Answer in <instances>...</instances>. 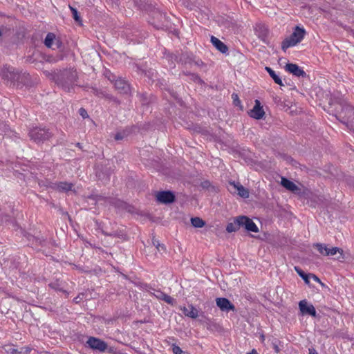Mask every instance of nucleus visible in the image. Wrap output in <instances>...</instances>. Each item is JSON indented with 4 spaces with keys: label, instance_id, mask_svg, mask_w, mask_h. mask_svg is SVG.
Segmentation results:
<instances>
[{
    "label": "nucleus",
    "instance_id": "423d86ee",
    "mask_svg": "<svg viewBox=\"0 0 354 354\" xmlns=\"http://www.w3.org/2000/svg\"><path fill=\"white\" fill-rule=\"evenodd\" d=\"M299 308L302 315H309L313 317L316 316V310L315 307L306 299L299 301Z\"/></svg>",
    "mask_w": 354,
    "mask_h": 354
},
{
    "label": "nucleus",
    "instance_id": "6ab92c4d",
    "mask_svg": "<svg viewBox=\"0 0 354 354\" xmlns=\"http://www.w3.org/2000/svg\"><path fill=\"white\" fill-rule=\"evenodd\" d=\"M55 39V35L53 33H48L44 40V44L48 48H53V41Z\"/></svg>",
    "mask_w": 354,
    "mask_h": 354
},
{
    "label": "nucleus",
    "instance_id": "7ed1b4c3",
    "mask_svg": "<svg viewBox=\"0 0 354 354\" xmlns=\"http://www.w3.org/2000/svg\"><path fill=\"white\" fill-rule=\"evenodd\" d=\"M315 247L317 249L319 253L323 255L333 256L338 252L341 254L342 258L344 259L343 250L337 247L328 248L326 245L322 243H317L315 245Z\"/></svg>",
    "mask_w": 354,
    "mask_h": 354
},
{
    "label": "nucleus",
    "instance_id": "cd10ccee",
    "mask_svg": "<svg viewBox=\"0 0 354 354\" xmlns=\"http://www.w3.org/2000/svg\"><path fill=\"white\" fill-rule=\"evenodd\" d=\"M309 354H319L314 348H310L308 349Z\"/></svg>",
    "mask_w": 354,
    "mask_h": 354
},
{
    "label": "nucleus",
    "instance_id": "1a4fd4ad",
    "mask_svg": "<svg viewBox=\"0 0 354 354\" xmlns=\"http://www.w3.org/2000/svg\"><path fill=\"white\" fill-rule=\"evenodd\" d=\"M216 303L217 306L222 311L228 312L230 310H234V306L226 298H216Z\"/></svg>",
    "mask_w": 354,
    "mask_h": 354
},
{
    "label": "nucleus",
    "instance_id": "ddd939ff",
    "mask_svg": "<svg viewBox=\"0 0 354 354\" xmlns=\"http://www.w3.org/2000/svg\"><path fill=\"white\" fill-rule=\"evenodd\" d=\"M281 185L287 190L296 193L300 191L299 187L292 181L287 179L285 177H281Z\"/></svg>",
    "mask_w": 354,
    "mask_h": 354
},
{
    "label": "nucleus",
    "instance_id": "9b49d317",
    "mask_svg": "<svg viewBox=\"0 0 354 354\" xmlns=\"http://www.w3.org/2000/svg\"><path fill=\"white\" fill-rule=\"evenodd\" d=\"M157 200L162 203H169L174 201V194L169 191L160 192L156 195Z\"/></svg>",
    "mask_w": 354,
    "mask_h": 354
},
{
    "label": "nucleus",
    "instance_id": "2f4dec72",
    "mask_svg": "<svg viewBox=\"0 0 354 354\" xmlns=\"http://www.w3.org/2000/svg\"><path fill=\"white\" fill-rule=\"evenodd\" d=\"M156 248H157V249H158V250H160V248H164V246H163V245H160V244H158V245H156Z\"/></svg>",
    "mask_w": 354,
    "mask_h": 354
},
{
    "label": "nucleus",
    "instance_id": "f8f14e48",
    "mask_svg": "<svg viewBox=\"0 0 354 354\" xmlns=\"http://www.w3.org/2000/svg\"><path fill=\"white\" fill-rule=\"evenodd\" d=\"M115 88L122 93H127L129 90V84L123 79L118 78L114 82Z\"/></svg>",
    "mask_w": 354,
    "mask_h": 354
},
{
    "label": "nucleus",
    "instance_id": "39448f33",
    "mask_svg": "<svg viewBox=\"0 0 354 354\" xmlns=\"http://www.w3.org/2000/svg\"><path fill=\"white\" fill-rule=\"evenodd\" d=\"M238 221L241 224V227H245V229L248 231L252 232H258L259 228L257 225L253 222L252 219L245 216H238Z\"/></svg>",
    "mask_w": 354,
    "mask_h": 354
},
{
    "label": "nucleus",
    "instance_id": "b1692460",
    "mask_svg": "<svg viewBox=\"0 0 354 354\" xmlns=\"http://www.w3.org/2000/svg\"><path fill=\"white\" fill-rule=\"evenodd\" d=\"M79 113L83 118H86L88 117L87 111L83 108L80 109Z\"/></svg>",
    "mask_w": 354,
    "mask_h": 354
},
{
    "label": "nucleus",
    "instance_id": "dca6fc26",
    "mask_svg": "<svg viewBox=\"0 0 354 354\" xmlns=\"http://www.w3.org/2000/svg\"><path fill=\"white\" fill-rule=\"evenodd\" d=\"M73 185L71 183H68L67 182H59L58 183L55 184L54 187L55 189L59 192H67L68 191L72 190Z\"/></svg>",
    "mask_w": 354,
    "mask_h": 354
},
{
    "label": "nucleus",
    "instance_id": "f03ea898",
    "mask_svg": "<svg viewBox=\"0 0 354 354\" xmlns=\"http://www.w3.org/2000/svg\"><path fill=\"white\" fill-rule=\"evenodd\" d=\"M29 136L35 141L40 142L48 140L51 133L46 129L35 128L30 131Z\"/></svg>",
    "mask_w": 354,
    "mask_h": 354
},
{
    "label": "nucleus",
    "instance_id": "c85d7f7f",
    "mask_svg": "<svg viewBox=\"0 0 354 354\" xmlns=\"http://www.w3.org/2000/svg\"><path fill=\"white\" fill-rule=\"evenodd\" d=\"M75 78H76V73H75V72H73L71 73V77L70 79V81L71 82H74V81L75 80Z\"/></svg>",
    "mask_w": 354,
    "mask_h": 354
},
{
    "label": "nucleus",
    "instance_id": "aec40b11",
    "mask_svg": "<svg viewBox=\"0 0 354 354\" xmlns=\"http://www.w3.org/2000/svg\"><path fill=\"white\" fill-rule=\"evenodd\" d=\"M191 223L194 227L201 228L205 225V221L199 217L191 218Z\"/></svg>",
    "mask_w": 354,
    "mask_h": 354
},
{
    "label": "nucleus",
    "instance_id": "9d476101",
    "mask_svg": "<svg viewBox=\"0 0 354 354\" xmlns=\"http://www.w3.org/2000/svg\"><path fill=\"white\" fill-rule=\"evenodd\" d=\"M265 115V112L261 106V103L258 100H255V105L250 112V117L254 119H261Z\"/></svg>",
    "mask_w": 354,
    "mask_h": 354
},
{
    "label": "nucleus",
    "instance_id": "2eb2a0df",
    "mask_svg": "<svg viewBox=\"0 0 354 354\" xmlns=\"http://www.w3.org/2000/svg\"><path fill=\"white\" fill-rule=\"evenodd\" d=\"M211 41L214 46L222 53H225L227 51L228 48L227 46L216 37L212 36Z\"/></svg>",
    "mask_w": 354,
    "mask_h": 354
},
{
    "label": "nucleus",
    "instance_id": "5701e85b",
    "mask_svg": "<svg viewBox=\"0 0 354 354\" xmlns=\"http://www.w3.org/2000/svg\"><path fill=\"white\" fill-rule=\"evenodd\" d=\"M71 11H72V13H73V18L76 21H80V17H79L78 15V12L77 11L76 9L72 8V7H70Z\"/></svg>",
    "mask_w": 354,
    "mask_h": 354
},
{
    "label": "nucleus",
    "instance_id": "7c9ffc66",
    "mask_svg": "<svg viewBox=\"0 0 354 354\" xmlns=\"http://www.w3.org/2000/svg\"><path fill=\"white\" fill-rule=\"evenodd\" d=\"M247 354H258V353L255 349H252V351L250 353H248Z\"/></svg>",
    "mask_w": 354,
    "mask_h": 354
},
{
    "label": "nucleus",
    "instance_id": "a211bd4d",
    "mask_svg": "<svg viewBox=\"0 0 354 354\" xmlns=\"http://www.w3.org/2000/svg\"><path fill=\"white\" fill-rule=\"evenodd\" d=\"M266 70L269 73V75L272 77L274 82L279 85L282 86L283 83L281 78L276 74V73L270 67H266Z\"/></svg>",
    "mask_w": 354,
    "mask_h": 354
},
{
    "label": "nucleus",
    "instance_id": "a878e982",
    "mask_svg": "<svg viewBox=\"0 0 354 354\" xmlns=\"http://www.w3.org/2000/svg\"><path fill=\"white\" fill-rule=\"evenodd\" d=\"M232 98L234 100V102L236 105H239L241 103L240 100H239L238 95L236 94L233 93L232 95Z\"/></svg>",
    "mask_w": 354,
    "mask_h": 354
},
{
    "label": "nucleus",
    "instance_id": "6e6552de",
    "mask_svg": "<svg viewBox=\"0 0 354 354\" xmlns=\"http://www.w3.org/2000/svg\"><path fill=\"white\" fill-rule=\"evenodd\" d=\"M285 69L288 73L298 77H305L306 75V72L295 64H287L285 66Z\"/></svg>",
    "mask_w": 354,
    "mask_h": 354
},
{
    "label": "nucleus",
    "instance_id": "4468645a",
    "mask_svg": "<svg viewBox=\"0 0 354 354\" xmlns=\"http://www.w3.org/2000/svg\"><path fill=\"white\" fill-rule=\"evenodd\" d=\"M183 313L185 316L192 319H196L198 317V310L194 307L193 305H189L187 307L181 308Z\"/></svg>",
    "mask_w": 354,
    "mask_h": 354
},
{
    "label": "nucleus",
    "instance_id": "4be33fe9",
    "mask_svg": "<svg viewBox=\"0 0 354 354\" xmlns=\"http://www.w3.org/2000/svg\"><path fill=\"white\" fill-rule=\"evenodd\" d=\"M156 297L164 300L167 304H172L174 302V299L172 297L161 292H159Z\"/></svg>",
    "mask_w": 354,
    "mask_h": 354
},
{
    "label": "nucleus",
    "instance_id": "bb28decb",
    "mask_svg": "<svg viewBox=\"0 0 354 354\" xmlns=\"http://www.w3.org/2000/svg\"><path fill=\"white\" fill-rule=\"evenodd\" d=\"M310 278L313 279L315 281L321 283L320 279L315 274H310Z\"/></svg>",
    "mask_w": 354,
    "mask_h": 354
},
{
    "label": "nucleus",
    "instance_id": "f257e3e1",
    "mask_svg": "<svg viewBox=\"0 0 354 354\" xmlns=\"http://www.w3.org/2000/svg\"><path fill=\"white\" fill-rule=\"evenodd\" d=\"M305 34L306 32L304 28L297 26L291 35L283 41L282 49L286 50L290 47L295 46L304 39Z\"/></svg>",
    "mask_w": 354,
    "mask_h": 354
},
{
    "label": "nucleus",
    "instance_id": "412c9836",
    "mask_svg": "<svg viewBox=\"0 0 354 354\" xmlns=\"http://www.w3.org/2000/svg\"><path fill=\"white\" fill-rule=\"evenodd\" d=\"M295 270L297 272V273L299 275V277H301L304 279L306 283L308 284L310 283V274H306L301 268L297 266L295 267Z\"/></svg>",
    "mask_w": 354,
    "mask_h": 354
},
{
    "label": "nucleus",
    "instance_id": "20e7f679",
    "mask_svg": "<svg viewBox=\"0 0 354 354\" xmlns=\"http://www.w3.org/2000/svg\"><path fill=\"white\" fill-rule=\"evenodd\" d=\"M86 344L91 348L100 352H104L107 348V344L105 342L94 337H90Z\"/></svg>",
    "mask_w": 354,
    "mask_h": 354
},
{
    "label": "nucleus",
    "instance_id": "393cba45",
    "mask_svg": "<svg viewBox=\"0 0 354 354\" xmlns=\"http://www.w3.org/2000/svg\"><path fill=\"white\" fill-rule=\"evenodd\" d=\"M172 350H173V352L174 354H182L183 353L182 349L178 346H173Z\"/></svg>",
    "mask_w": 354,
    "mask_h": 354
},
{
    "label": "nucleus",
    "instance_id": "473e14b6",
    "mask_svg": "<svg viewBox=\"0 0 354 354\" xmlns=\"http://www.w3.org/2000/svg\"><path fill=\"white\" fill-rule=\"evenodd\" d=\"M274 348H275V350H276L277 351H278V348H277V346H274Z\"/></svg>",
    "mask_w": 354,
    "mask_h": 354
},
{
    "label": "nucleus",
    "instance_id": "f3484780",
    "mask_svg": "<svg viewBox=\"0 0 354 354\" xmlns=\"http://www.w3.org/2000/svg\"><path fill=\"white\" fill-rule=\"evenodd\" d=\"M241 227V224L238 221V217L236 218L234 223H230L227 225V232L231 233L237 231Z\"/></svg>",
    "mask_w": 354,
    "mask_h": 354
},
{
    "label": "nucleus",
    "instance_id": "c756f323",
    "mask_svg": "<svg viewBox=\"0 0 354 354\" xmlns=\"http://www.w3.org/2000/svg\"><path fill=\"white\" fill-rule=\"evenodd\" d=\"M115 140H120V139H122V136L119 133H118L115 135Z\"/></svg>",
    "mask_w": 354,
    "mask_h": 354
},
{
    "label": "nucleus",
    "instance_id": "0eeeda50",
    "mask_svg": "<svg viewBox=\"0 0 354 354\" xmlns=\"http://www.w3.org/2000/svg\"><path fill=\"white\" fill-rule=\"evenodd\" d=\"M230 191L236 192L239 196H240L242 198H247L249 197V192L247 189H245L243 185H241L240 183H230Z\"/></svg>",
    "mask_w": 354,
    "mask_h": 354
},
{
    "label": "nucleus",
    "instance_id": "72a5a7b5",
    "mask_svg": "<svg viewBox=\"0 0 354 354\" xmlns=\"http://www.w3.org/2000/svg\"><path fill=\"white\" fill-rule=\"evenodd\" d=\"M77 299V298H75V302L78 303V301Z\"/></svg>",
    "mask_w": 354,
    "mask_h": 354
}]
</instances>
